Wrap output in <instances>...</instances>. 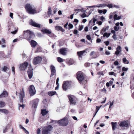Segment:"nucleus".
<instances>
[{
    "mask_svg": "<svg viewBox=\"0 0 134 134\" xmlns=\"http://www.w3.org/2000/svg\"><path fill=\"white\" fill-rule=\"evenodd\" d=\"M86 52V51L85 50H84L79 52H77V54L79 56V57L81 58L82 57L84 54Z\"/></svg>",
    "mask_w": 134,
    "mask_h": 134,
    "instance_id": "6ab92c4d",
    "label": "nucleus"
},
{
    "mask_svg": "<svg viewBox=\"0 0 134 134\" xmlns=\"http://www.w3.org/2000/svg\"><path fill=\"white\" fill-rule=\"evenodd\" d=\"M30 44L32 47H35L37 44V43L34 40H32L31 41Z\"/></svg>",
    "mask_w": 134,
    "mask_h": 134,
    "instance_id": "4be33fe9",
    "label": "nucleus"
},
{
    "mask_svg": "<svg viewBox=\"0 0 134 134\" xmlns=\"http://www.w3.org/2000/svg\"><path fill=\"white\" fill-rule=\"evenodd\" d=\"M68 97L69 99L70 105H75V96L70 95H68Z\"/></svg>",
    "mask_w": 134,
    "mask_h": 134,
    "instance_id": "6e6552de",
    "label": "nucleus"
},
{
    "mask_svg": "<svg viewBox=\"0 0 134 134\" xmlns=\"http://www.w3.org/2000/svg\"><path fill=\"white\" fill-rule=\"evenodd\" d=\"M115 14L114 13H111L110 14V16H109V19H112L113 18V16H114V15Z\"/></svg>",
    "mask_w": 134,
    "mask_h": 134,
    "instance_id": "09e8293b",
    "label": "nucleus"
},
{
    "mask_svg": "<svg viewBox=\"0 0 134 134\" xmlns=\"http://www.w3.org/2000/svg\"><path fill=\"white\" fill-rule=\"evenodd\" d=\"M114 29L115 31H118L119 29V27L117 26H115L114 27Z\"/></svg>",
    "mask_w": 134,
    "mask_h": 134,
    "instance_id": "8fccbe9b",
    "label": "nucleus"
},
{
    "mask_svg": "<svg viewBox=\"0 0 134 134\" xmlns=\"http://www.w3.org/2000/svg\"><path fill=\"white\" fill-rule=\"evenodd\" d=\"M59 77H58L56 80V84L57 85H58V86H59V83H58V82L59 81Z\"/></svg>",
    "mask_w": 134,
    "mask_h": 134,
    "instance_id": "680f3d73",
    "label": "nucleus"
},
{
    "mask_svg": "<svg viewBox=\"0 0 134 134\" xmlns=\"http://www.w3.org/2000/svg\"><path fill=\"white\" fill-rule=\"evenodd\" d=\"M51 76L52 77L55 75L56 72L55 68L53 65H51Z\"/></svg>",
    "mask_w": 134,
    "mask_h": 134,
    "instance_id": "4468645a",
    "label": "nucleus"
},
{
    "mask_svg": "<svg viewBox=\"0 0 134 134\" xmlns=\"http://www.w3.org/2000/svg\"><path fill=\"white\" fill-rule=\"evenodd\" d=\"M67 49L66 48H61L59 50L60 53L63 55H65L67 51Z\"/></svg>",
    "mask_w": 134,
    "mask_h": 134,
    "instance_id": "a211bd4d",
    "label": "nucleus"
},
{
    "mask_svg": "<svg viewBox=\"0 0 134 134\" xmlns=\"http://www.w3.org/2000/svg\"><path fill=\"white\" fill-rule=\"evenodd\" d=\"M41 31L42 32L43 34L46 33L50 34L51 33V31L46 29H43L41 30Z\"/></svg>",
    "mask_w": 134,
    "mask_h": 134,
    "instance_id": "5701e85b",
    "label": "nucleus"
},
{
    "mask_svg": "<svg viewBox=\"0 0 134 134\" xmlns=\"http://www.w3.org/2000/svg\"><path fill=\"white\" fill-rule=\"evenodd\" d=\"M111 124L112 125V129L113 130H115L116 128L117 123L116 122H111Z\"/></svg>",
    "mask_w": 134,
    "mask_h": 134,
    "instance_id": "412c9836",
    "label": "nucleus"
},
{
    "mask_svg": "<svg viewBox=\"0 0 134 134\" xmlns=\"http://www.w3.org/2000/svg\"><path fill=\"white\" fill-rule=\"evenodd\" d=\"M66 62L69 65H72L74 63V62L72 59H70L66 60Z\"/></svg>",
    "mask_w": 134,
    "mask_h": 134,
    "instance_id": "393cba45",
    "label": "nucleus"
},
{
    "mask_svg": "<svg viewBox=\"0 0 134 134\" xmlns=\"http://www.w3.org/2000/svg\"><path fill=\"white\" fill-rule=\"evenodd\" d=\"M57 60L58 62L60 63L64 61V60L62 58L59 57L57 58Z\"/></svg>",
    "mask_w": 134,
    "mask_h": 134,
    "instance_id": "ea45409f",
    "label": "nucleus"
},
{
    "mask_svg": "<svg viewBox=\"0 0 134 134\" xmlns=\"http://www.w3.org/2000/svg\"><path fill=\"white\" fill-rule=\"evenodd\" d=\"M86 12V11L84 10L83 8H82L80 7L79 8L76 9V13H77L80 12L83 13V14H80L81 17L82 18L88 16V15H87L85 13Z\"/></svg>",
    "mask_w": 134,
    "mask_h": 134,
    "instance_id": "423d86ee",
    "label": "nucleus"
},
{
    "mask_svg": "<svg viewBox=\"0 0 134 134\" xmlns=\"http://www.w3.org/2000/svg\"><path fill=\"white\" fill-rule=\"evenodd\" d=\"M48 113V111L46 109H42L41 110V114L43 116L46 114Z\"/></svg>",
    "mask_w": 134,
    "mask_h": 134,
    "instance_id": "473e14b6",
    "label": "nucleus"
},
{
    "mask_svg": "<svg viewBox=\"0 0 134 134\" xmlns=\"http://www.w3.org/2000/svg\"><path fill=\"white\" fill-rule=\"evenodd\" d=\"M73 27V25L70 23H69L68 25V29H72Z\"/></svg>",
    "mask_w": 134,
    "mask_h": 134,
    "instance_id": "de8ad7c7",
    "label": "nucleus"
},
{
    "mask_svg": "<svg viewBox=\"0 0 134 134\" xmlns=\"http://www.w3.org/2000/svg\"><path fill=\"white\" fill-rule=\"evenodd\" d=\"M5 103L3 101H0V107L2 108L5 106Z\"/></svg>",
    "mask_w": 134,
    "mask_h": 134,
    "instance_id": "e433bc0d",
    "label": "nucleus"
},
{
    "mask_svg": "<svg viewBox=\"0 0 134 134\" xmlns=\"http://www.w3.org/2000/svg\"><path fill=\"white\" fill-rule=\"evenodd\" d=\"M27 72L29 78L31 79L33 76V71H27Z\"/></svg>",
    "mask_w": 134,
    "mask_h": 134,
    "instance_id": "c756f323",
    "label": "nucleus"
},
{
    "mask_svg": "<svg viewBox=\"0 0 134 134\" xmlns=\"http://www.w3.org/2000/svg\"><path fill=\"white\" fill-rule=\"evenodd\" d=\"M12 71L13 72V74L14 75L15 74V68L14 67H12Z\"/></svg>",
    "mask_w": 134,
    "mask_h": 134,
    "instance_id": "13d9d810",
    "label": "nucleus"
},
{
    "mask_svg": "<svg viewBox=\"0 0 134 134\" xmlns=\"http://www.w3.org/2000/svg\"><path fill=\"white\" fill-rule=\"evenodd\" d=\"M9 125H7L3 129V132L4 133H5L7 131V130L8 128H9Z\"/></svg>",
    "mask_w": 134,
    "mask_h": 134,
    "instance_id": "2f4dec72",
    "label": "nucleus"
},
{
    "mask_svg": "<svg viewBox=\"0 0 134 134\" xmlns=\"http://www.w3.org/2000/svg\"><path fill=\"white\" fill-rule=\"evenodd\" d=\"M119 63L118 61H115L114 63V64L115 65H117L119 64Z\"/></svg>",
    "mask_w": 134,
    "mask_h": 134,
    "instance_id": "774afa93",
    "label": "nucleus"
},
{
    "mask_svg": "<svg viewBox=\"0 0 134 134\" xmlns=\"http://www.w3.org/2000/svg\"><path fill=\"white\" fill-rule=\"evenodd\" d=\"M9 70V68L5 66H4L2 68L3 71L4 72H6Z\"/></svg>",
    "mask_w": 134,
    "mask_h": 134,
    "instance_id": "4c0bfd02",
    "label": "nucleus"
},
{
    "mask_svg": "<svg viewBox=\"0 0 134 134\" xmlns=\"http://www.w3.org/2000/svg\"><path fill=\"white\" fill-rule=\"evenodd\" d=\"M42 50L40 47H37L36 50V52H41Z\"/></svg>",
    "mask_w": 134,
    "mask_h": 134,
    "instance_id": "c03bdc74",
    "label": "nucleus"
},
{
    "mask_svg": "<svg viewBox=\"0 0 134 134\" xmlns=\"http://www.w3.org/2000/svg\"><path fill=\"white\" fill-rule=\"evenodd\" d=\"M8 96V93L7 91H4L0 95V98L6 97Z\"/></svg>",
    "mask_w": 134,
    "mask_h": 134,
    "instance_id": "b1692460",
    "label": "nucleus"
},
{
    "mask_svg": "<svg viewBox=\"0 0 134 134\" xmlns=\"http://www.w3.org/2000/svg\"><path fill=\"white\" fill-rule=\"evenodd\" d=\"M29 91L31 96H32L35 94L36 93V91L34 85H31L29 87Z\"/></svg>",
    "mask_w": 134,
    "mask_h": 134,
    "instance_id": "1a4fd4ad",
    "label": "nucleus"
},
{
    "mask_svg": "<svg viewBox=\"0 0 134 134\" xmlns=\"http://www.w3.org/2000/svg\"><path fill=\"white\" fill-rule=\"evenodd\" d=\"M128 69V68H126L125 67H123L122 68V70L123 71H126Z\"/></svg>",
    "mask_w": 134,
    "mask_h": 134,
    "instance_id": "603ef678",
    "label": "nucleus"
},
{
    "mask_svg": "<svg viewBox=\"0 0 134 134\" xmlns=\"http://www.w3.org/2000/svg\"><path fill=\"white\" fill-rule=\"evenodd\" d=\"M98 74L99 75H104L103 73V71H100L98 73Z\"/></svg>",
    "mask_w": 134,
    "mask_h": 134,
    "instance_id": "3c124183",
    "label": "nucleus"
},
{
    "mask_svg": "<svg viewBox=\"0 0 134 134\" xmlns=\"http://www.w3.org/2000/svg\"><path fill=\"white\" fill-rule=\"evenodd\" d=\"M41 129L38 128L37 131V134H40Z\"/></svg>",
    "mask_w": 134,
    "mask_h": 134,
    "instance_id": "864d4df0",
    "label": "nucleus"
},
{
    "mask_svg": "<svg viewBox=\"0 0 134 134\" xmlns=\"http://www.w3.org/2000/svg\"><path fill=\"white\" fill-rule=\"evenodd\" d=\"M29 65V63H28L25 62L24 63L20 64L19 69L21 70H25Z\"/></svg>",
    "mask_w": 134,
    "mask_h": 134,
    "instance_id": "9b49d317",
    "label": "nucleus"
},
{
    "mask_svg": "<svg viewBox=\"0 0 134 134\" xmlns=\"http://www.w3.org/2000/svg\"><path fill=\"white\" fill-rule=\"evenodd\" d=\"M107 6L109 8H112L113 7V5L112 4H109L107 5Z\"/></svg>",
    "mask_w": 134,
    "mask_h": 134,
    "instance_id": "4d7b16f0",
    "label": "nucleus"
},
{
    "mask_svg": "<svg viewBox=\"0 0 134 134\" xmlns=\"http://www.w3.org/2000/svg\"><path fill=\"white\" fill-rule=\"evenodd\" d=\"M119 125L122 127H127L128 126V123L127 121H122L119 123Z\"/></svg>",
    "mask_w": 134,
    "mask_h": 134,
    "instance_id": "ddd939ff",
    "label": "nucleus"
},
{
    "mask_svg": "<svg viewBox=\"0 0 134 134\" xmlns=\"http://www.w3.org/2000/svg\"><path fill=\"white\" fill-rule=\"evenodd\" d=\"M30 24L31 25H32L35 27H40V24L36 23V22L33 21L31 19L30 20Z\"/></svg>",
    "mask_w": 134,
    "mask_h": 134,
    "instance_id": "2eb2a0df",
    "label": "nucleus"
},
{
    "mask_svg": "<svg viewBox=\"0 0 134 134\" xmlns=\"http://www.w3.org/2000/svg\"><path fill=\"white\" fill-rule=\"evenodd\" d=\"M42 58L41 57L38 56L35 57L34 59L33 64L34 65H36L40 63L42 61Z\"/></svg>",
    "mask_w": 134,
    "mask_h": 134,
    "instance_id": "9d476101",
    "label": "nucleus"
},
{
    "mask_svg": "<svg viewBox=\"0 0 134 134\" xmlns=\"http://www.w3.org/2000/svg\"><path fill=\"white\" fill-rule=\"evenodd\" d=\"M105 54L107 55H109L110 54V53L109 51H107L105 52Z\"/></svg>",
    "mask_w": 134,
    "mask_h": 134,
    "instance_id": "e2e57ef3",
    "label": "nucleus"
},
{
    "mask_svg": "<svg viewBox=\"0 0 134 134\" xmlns=\"http://www.w3.org/2000/svg\"><path fill=\"white\" fill-rule=\"evenodd\" d=\"M93 19V23H94L95 24V22L97 20V19H96L95 18H93V19Z\"/></svg>",
    "mask_w": 134,
    "mask_h": 134,
    "instance_id": "052dcab7",
    "label": "nucleus"
},
{
    "mask_svg": "<svg viewBox=\"0 0 134 134\" xmlns=\"http://www.w3.org/2000/svg\"><path fill=\"white\" fill-rule=\"evenodd\" d=\"M116 49V51H115V54L116 55H118L121 51V47L119 46H118Z\"/></svg>",
    "mask_w": 134,
    "mask_h": 134,
    "instance_id": "aec40b11",
    "label": "nucleus"
},
{
    "mask_svg": "<svg viewBox=\"0 0 134 134\" xmlns=\"http://www.w3.org/2000/svg\"><path fill=\"white\" fill-rule=\"evenodd\" d=\"M51 8L50 7H48V11L47 12V13L48 16H50L51 15H52L51 13Z\"/></svg>",
    "mask_w": 134,
    "mask_h": 134,
    "instance_id": "f704fd0d",
    "label": "nucleus"
},
{
    "mask_svg": "<svg viewBox=\"0 0 134 134\" xmlns=\"http://www.w3.org/2000/svg\"><path fill=\"white\" fill-rule=\"evenodd\" d=\"M111 34L110 33H107L105 32L103 35V37H106L107 38H108L109 37Z\"/></svg>",
    "mask_w": 134,
    "mask_h": 134,
    "instance_id": "72a5a7b5",
    "label": "nucleus"
},
{
    "mask_svg": "<svg viewBox=\"0 0 134 134\" xmlns=\"http://www.w3.org/2000/svg\"><path fill=\"white\" fill-rule=\"evenodd\" d=\"M9 112V111L5 109H0V113H4V114H8Z\"/></svg>",
    "mask_w": 134,
    "mask_h": 134,
    "instance_id": "cd10ccee",
    "label": "nucleus"
},
{
    "mask_svg": "<svg viewBox=\"0 0 134 134\" xmlns=\"http://www.w3.org/2000/svg\"><path fill=\"white\" fill-rule=\"evenodd\" d=\"M102 92H103L104 93H106V90L105 88H103L102 90Z\"/></svg>",
    "mask_w": 134,
    "mask_h": 134,
    "instance_id": "0e129e2a",
    "label": "nucleus"
},
{
    "mask_svg": "<svg viewBox=\"0 0 134 134\" xmlns=\"http://www.w3.org/2000/svg\"><path fill=\"white\" fill-rule=\"evenodd\" d=\"M52 129V127L51 125L45 127L43 129L42 134H50Z\"/></svg>",
    "mask_w": 134,
    "mask_h": 134,
    "instance_id": "39448f33",
    "label": "nucleus"
},
{
    "mask_svg": "<svg viewBox=\"0 0 134 134\" xmlns=\"http://www.w3.org/2000/svg\"><path fill=\"white\" fill-rule=\"evenodd\" d=\"M86 38L89 40H91V36L89 35H87L86 36Z\"/></svg>",
    "mask_w": 134,
    "mask_h": 134,
    "instance_id": "6e6d98bb",
    "label": "nucleus"
},
{
    "mask_svg": "<svg viewBox=\"0 0 134 134\" xmlns=\"http://www.w3.org/2000/svg\"><path fill=\"white\" fill-rule=\"evenodd\" d=\"M58 123L61 126H66L69 123V121L67 118H64L58 121Z\"/></svg>",
    "mask_w": 134,
    "mask_h": 134,
    "instance_id": "0eeeda50",
    "label": "nucleus"
},
{
    "mask_svg": "<svg viewBox=\"0 0 134 134\" xmlns=\"http://www.w3.org/2000/svg\"><path fill=\"white\" fill-rule=\"evenodd\" d=\"M109 28V26H105L104 27H103L102 30L104 32H105L108 30Z\"/></svg>",
    "mask_w": 134,
    "mask_h": 134,
    "instance_id": "c85d7f7f",
    "label": "nucleus"
},
{
    "mask_svg": "<svg viewBox=\"0 0 134 134\" xmlns=\"http://www.w3.org/2000/svg\"><path fill=\"white\" fill-rule=\"evenodd\" d=\"M39 102V99H36L33 100L32 102V107L34 108H36Z\"/></svg>",
    "mask_w": 134,
    "mask_h": 134,
    "instance_id": "f8f14e48",
    "label": "nucleus"
},
{
    "mask_svg": "<svg viewBox=\"0 0 134 134\" xmlns=\"http://www.w3.org/2000/svg\"><path fill=\"white\" fill-rule=\"evenodd\" d=\"M29 66L28 67V69L27 71H33V69L32 68L31 65L30 64H29L28 65Z\"/></svg>",
    "mask_w": 134,
    "mask_h": 134,
    "instance_id": "a19ab883",
    "label": "nucleus"
},
{
    "mask_svg": "<svg viewBox=\"0 0 134 134\" xmlns=\"http://www.w3.org/2000/svg\"><path fill=\"white\" fill-rule=\"evenodd\" d=\"M25 8L29 14H34L37 13L36 10L34 6H32L29 4H26Z\"/></svg>",
    "mask_w": 134,
    "mask_h": 134,
    "instance_id": "7ed1b4c3",
    "label": "nucleus"
},
{
    "mask_svg": "<svg viewBox=\"0 0 134 134\" xmlns=\"http://www.w3.org/2000/svg\"><path fill=\"white\" fill-rule=\"evenodd\" d=\"M19 110H20V108H19L20 107H21L23 109L25 106V105L24 104L21 105V104H19Z\"/></svg>",
    "mask_w": 134,
    "mask_h": 134,
    "instance_id": "5fc2aeb1",
    "label": "nucleus"
},
{
    "mask_svg": "<svg viewBox=\"0 0 134 134\" xmlns=\"http://www.w3.org/2000/svg\"><path fill=\"white\" fill-rule=\"evenodd\" d=\"M84 65L86 67H88L90 66V63H85Z\"/></svg>",
    "mask_w": 134,
    "mask_h": 134,
    "instance_id": "37998d69",
    "label": "nucleus"
},
{
    "mask_svg": "<svg viewBox=\"0 0 134 134\" xmlns=\"http://www.w3.org/2000/svg\"><path fill=\"white\" fill-rule=\"evenodd\" d=\"M123 62L126 64H128L129 63V62L128 60H127L126 58H124L122 59Z\"/></svg>",
    "mask_w": 134,
    "mask_h": 134,
    "instance_id": "58836bf2",
    "label": "nucleus"
},
{
    "mask_svg": "<svg viewBox=\"0 0 134 134\" xmlns=\"http://www.w3.org/2000/svg\"><path fill=\"white\" fill-rule=\"evenodd\" d=\"M20 95V98L21 99H20V101H21L22 102H23V98L25 96L24 90L23 88H22V89L21 91H20V93H19Z\"/></svg>",
    "mask_w": 134,
    "mask_h": 134,
    "instance_id": "dca6fc26",
    "label": "nucleus"
},
{
    "mask_svg": "<svg viewBox=\"0 0 134 134\" xmlns=\"http://www.w3.org/2000/svg\"><path fill=\"white\" fill-rule=\"evenodd\" d=\"M83 25H80L79 27L78 30L81 31L83 29Z\"/></svg>",
    "mask_w": 134,
    "mask_h": 134,
    "instance_id": "a18cd8bd",
    "label": "nucleus"
},
{
    "mask_svg": "<svg viewBox=\"0 0 134 134\" xmlns=\"http://www.w3.org/2000/svg\"><path fill=\"white\" fill-rule=\"evenodd\" d=\"M56 93L55 91H50L48 92V94L50 96H52L55 94Z\"/></svg>",
    "mask_w": 134,
    "mask_h": 134,
    "instance_id": "7c9ffc66",
    "label": "nucleus"
},
{
    "mask_svg": "<svg viewBox=\"0 0 134 134\" xmlns=\"http://www.w3.org/2000/svg\"><path fill=\"white\" fill-rule=\"evenodd\" d=\"M74 84L71 81H67L63 82L62 88L64 91H66L68 89L72 88Z\"/></svg>",
    "mask_w": 134,
    "mask_h": 134,
    "instance_id": "f257e3e1",
    "label": "nucleus"
},
{
    "mask_svg": "<svg viewBox=\"0 0 134 134\" xmlns=\"http://www.w3.org/2000/svg\"><path fill=\"white\" fill-rule=\"evenodd\" d=\"M106 6V5L104 4H99L95 5V7L102 8Z\"/></svg>",
    "mask_w": 134,
    "mask_h": 134,
    "instance_id": "bb28decb",
    "label": "nucleus"
},
{
    "mask_svg": "<svg viewBox=\"0 0 134 134\" xmlns=\"http://www.w3.org/2000/svg\"><path fill=\"white\" fill-rule=\"evenodd\" d=\"M114 20H119L121 19V18L120 16H118L117 14H115L114 15Z\"/></svg>",
    "mask_w": 134,
    "mask_h": 134,
    "instance_id": "c9c22d12",
    "label": "nucleus"
},
{
    "mask_svg": "<svg viewBox=\"0 0 134 134\" xmlns=\"http://www.w3.org/2000/svg\"><path fill=\"white\" fill-rule=\"evenodd\" d=\"M24 33L23 36L24 38L28 41L33 38L35 36V35L32 32L28 30L24 31Z\"/></svg>",
    "mask_w": 134,
    "mask_h": 134,
    "instance_id": "f03ea898",
    "label": "nucleus"
},
{
    "mask_svg": "<svg viewBox=\"0 0 134 134\" xmlns=\"http://www.w3.org/2000/svg\"><path fill=\"white\" fill-rule=\"evenodd\" d=\"M9 27L8 28V30H10L11 29H12V30H13V28L15 29V31L11 32V33L15 34L17 32L18 28H15L14 26L12 25L9 26Z\"/></svg>",
    "mask_w": 134,
    "mask_h": 134,
    "instance_id": "f3484780",
    "label": "nucleus"
},
{
    "mask_svg": "<svg viewBox=\"0 0 134 134\" xmlns=\"http://www.w3.org/2000/svg\"><path fill=\"white\" fill-rule=\"evenodd\" d=\"M114 103V100H113L112 102H111L110 101L109 104H110V105L109 107V108H111L112 106L113 105Z\"/></svg>",
    "mask_w": 134,
    "mask_h": 134,
    "instance_id": "49530a36",
    "label": "nucleus"
},
{
    "mask_svg": "<svg viewBox=\"0 0 134 134\" xmlns=\"http://www.w3.org/2000/svg\"><path fill=\"white\" fill-rule=\"evenodd\" d=\"M87 76L81 71H79L77 73V79L79 82H82L84 80H87Z\"/></svg>",
    "mask_w": 134,
    "mask_h": 134,
    "instance_id": "20e7f679",
    "label": "nucleus"
},
{
    "mask_svg": "<svg viewBox=\"0 0 134 134\" xmlns=\"http://www.w3.org/2000/svg\"><path fill=\"white\" fill-rule=\"evenodd\" d=\"M55 29L57 30H60L62 32H64V30L62 28V27L60 26H56L55 27Z\"/></svg>",
    "mask_w": 134,
    "mask_h": 134,
    "instance_id": "a878e982",
    "label": "nucleus"
},
{
    "mask_svg": "<svg viewBox=\"0 0 134 134\" xmlns=\"http://www.w3.org/2000/svg\"><path fill=\"white\" fill-rule=\"evenodd\" d=\"M96 113L93 116V117H94L96 115L98 111L99 110L100 108V107H98V106H96Z\"/></svg>",
    "mask_w": 134,
    "mask_h": 134,
    "instance_id": "79ce46f5",
    "label": "nucleus"
},
{
    "mask_svg": "<svg viewBox=\"0 0 134 134\" xmlns=\"http://www.w3.org/2000/svg\"><path fill=\"white\" fill-rule=\"evenodd\" d=\"M113 38L115 40H116L117 39L116 35L115 34H113Z\"/></svg>",
    "mask_w": 134,
    "mask_h": 134,
    "instance_id": "bf43d9fd",
    "label": "nucleus"
},
{
    "mask_svg": "<svg viewBox=\"0 0 134 134\" xmlns=\"http://www.w3.org/2000/svg\"><path fill=\"white\" fill-rule=\"evenodd\" d=\"M97 23L99 25H101L102 23L101 21H99L97 22Z\"/></svg>",
    "mask_w": 134,
    "mask_h": 134,
    "instance_id": "338daca9",
    "label": "nucleus"
},
{
    "mask_svg": "<svg viewBox=\"0 0 134 134\" xmlns=\"http://www.w3.org/2000/svg\"><path fill=\"white\" fill-rule=\"evenodd\" d=\"M13 13H10V16L12 19H13Z\"/></svg>",
    "mask_w": 134,
    "mask_h": 134,
    "instance_id": "69168bd1",
    "label": "nucleus"
}]
</instances>
